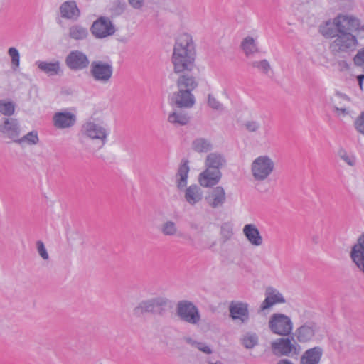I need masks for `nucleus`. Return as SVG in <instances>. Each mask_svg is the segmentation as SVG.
I'll use <instances>...</instances> for the list:
<instances>
[{"label": "nucleus", "mask_w": 364, "mask_h": 364, "mask_svg": "<svg viewBox=\"0 0 364 364\" xmlns=\"http://www.w3.org/2000/svg\"><path fill=\"white\" fill-rule=\"evenodd\" d=\"M196 50L192 38L187 33L176 41L171 61L173 72L178 75L176 80L178 91L172 94L170 103L178 108H191L196 102L192 93L198 85L193 71L196 69Z\"/></svg>", "instance_id": "f257e3e1"}, {"label": "nucleus", "mask_w": 364, "mask_h": 364, "mask_svg": "<svg viewBox=\"0 0 364 364\" xmlns=\"http://www.w3.org/2000/svg\"><path fill=\"white\" fill-rule=\"evenodd\" d=\"M358 40L350 32H339L334 41L330 44L329 49L334 56H344L355 49Z\"/></svg>", "instance_id": "f03ea898"}, {"label": "nucleus", "mask_w": 364, "mask_h": 364, "mask_svg": "<svg viewBox=\"0 0 364 364\" xmlns=\"http://www.w3.org/2000/svg\"><path fill=\"white\" fill-rule=\"evenodd\" d=\"M272 353L278 357L298 355L301 348L291 337V338H279L271 342Z\"/></svg>", "instance_id": "7ed1b4c3"}, {"label": "nucleus", "mask_w": 364, "mask_h": 364, "mask_svg": "<svg viewBox=\"0 0 364 364\" xmlns=\"http://www.w3.org/2000/svg\"><path fill=\"white\" fill-rule=\"evenodd\" d=\"M274 162L268 156H259L252 163L251 171L256 181H264L273 172Z\"/></svg>", "instance_id": "20e7f679"}, {"label": "nucleus", "mask_w": 364, "mask_h": 364, "mask_svg": "<svg viewBox=\"0 0 364 364\" xmlns=\"http://www.w3.org/2000/svg\"><path fill=\"white\" fill-rule=\"evenodd\" d=\"M176 315L181 321L191 325H198L200 321V314L198 307L187 300L178 302Z\"/></svg>", "instance_id": "39448f33"}, {"label": "nucleus", "mask_w": 364, "mask_h": 364, "mask_svg": "<svg viewBox=\"0 0 364 364\" xmlns=\"http://www.w3.org/2000/svg\"><path fill=\"white\" fill-rule=\"evenodd\" d=\"M168 306V300L164 297L153 298L144 301L133 310V314L141 317L146 313L161 314Z\"/></svg>", "instance_id": "423d86ee"}, {"label": "nucleus", "mask_w": 364, "mask_h": 364, "mask_svg": "<svg viewBox=\"0 0 364 364\" xmlns=\"http://www.w3.org/2000/svg\"><path fill=\"white\" fill-rule=\"evenodd\" d=\"M269 327L273 333L287 336L292 331L293 323L288 316L277 313L270 317Z\"/></svg>", "instance_id": "0eeeda50"}, {"label": "nucleus", "mask_w": 364, "mask_h": 364, "mask_svg": "<svg viewBox=\"0 0 364 364\" xmlns=\"http://www.w3.org/2000/svg\"><path fill=\"white\" fill-rule=\"evenodd\" d=\"M90 73L94 80L105 84L112 76L113 66L111 63L94 60L90 64Z\"/></svg>", "instance_id": "6e6552de"}, {"label": "nucleus", "mask_w": 364, "mask_h": 364, "mask_svg": "<svg viewBox=\"0 0 364 364\" xmlns=\"http://www.w3.org/2000/svg\"><path fill=\"white\" fill-rule=\"evenodd\" d=\"M90 31L96 38L102 39L113 35L116 30L109 18L100 16L93 22Z\"/></svg>", "instance_id": "1a4fd4ad"}, {"label": "nucleus", "mask_w": 364, "mask_h": 364, "mask_svg": "<svg viewBox=\"0 0 364 364\" xmlns=\"http://www.w3.org/2000/svg\"><path fill=\"white\" fill-rule=\"evenodd\" d=\"M65 63L70 70L74 71L86 69L90 65L87 55L77 50L70 51L66 56Z\"/></svg>", "instance_id": "9d476101"}, {"label": "nucleus", "mask_w": 364, "mask_h": 364, "mask_svg": "<svg viewBox=\"0 0 364 364\" xmlns=\"http://www.w3.org/2000/svg\"><path fill=\"white\" fill-rule=\"evenodd\" d=\"M82 131L86 136L91 139L99 140L101 144L100 147L103 146L107 142L108 132L100 124H96L93 122H86L82 126Z\"/></svg>", "instance_id": "9b49d317"}, {"label": "nucleus", "mask_w": 364, "mask_h": 364, "mask_svg": "<svg viewBox=\"0 0 364 364\" xmlns=\"http://www.w3.org/2000/svg\"><path fill=\"white\" fill-rule=\"evenodd\" d=\"M318 326L314 322H306L295 331L294 336L298 342L304 343L314 340L316 333L318 331Z\"/></svg>", "instance_id": "f8f14e48"}, {"label": "nucleus", "mask_w": 364, "mask_h": 364, "mask_svg": "<svg viewBox=\"0 0 364 364\" xmlns=\"http://www.w3.org/2000/svg\"><path fill=\"white\" fill-rule=\"evenodd\" d=\"M0 132L5 137L16 143L21 132L18 120L14 118H4L3 122L0 124Z\"/></svg>", "instance_id": "ddd939ff"}, {"label": "nucleus", "mask_w": 364, "mask_h": 364, "mask_svg": "<svg viewBox=\"0 0 364 364\" xmlns=\"http://www.w3.org/2000/svg\"><path fill=\"white\" fill-rule=\"evenodd\" d=\"M221 177L222 173L220 171L206 168L200 173L198 181L200 186L203 187H213L219 183Z\"/></svg>", "instance_id": "4468645a"}, {"label": "nucleus", "mask_w": 364, "mask_h": 364, "mask_svg": "<svg viewBox=\"0 0 364 364\" xmlns=\"http://www.w3.org/2000/svg\"><path fill=\"white\" fill-rule=\"evenodd\" d=\"M339 32H352L359 25V19L348 14H339L336 16Z\"/></svg>", "instance_id": "2eb2a0df"}, {"label": "nucleus", "mask_w": 364, "mask_h": 364, "mask_svg": "<svg viewBox=\"0 0 364 364\" xmlns=\"http://www.w3.org/2000/svg\"><path fill=\"white\" fill-rule=\"evenodd\" d=\"M205 200L208 205L213 208L222 207L226 200V195L224 188L222 186L214 188Z\"/></svg>", "instance_id": "dca6fc26"}, {"label": "nucleus", "mask_w": 364, "mask_h": 364, "mask_svg": "<svg viewBox=\"0 0 364 364\" xmlns=\"http://www.w3.org/2000/svg\"><path fill=\"white\" fill-rule=\"evenodd\" d=\"M61 17L65 19L77 20L80 16V11L75 1L63 2L60 6Z\"/></svg>", "instance_id": "f3484780"}, {"label": "nucleus", "mask_w": 364, "mask_h": 364, "mask_svg": "<svg viewBox=\"0 0 364 364\" xmlns=\"http://www.w3.org/2000/svg\"><path fill=\"white\" fill-rule=\"evenodd\" d=\"M53 124L59 129L68 128L73 126L76 122V117L71 112H57L53 116Z\"/></svg>", "instance_id": "a211bd4d"}, {"label": "nucleus", "mask_w": 364, "mask_h": 364, "mask_svg": "<svg viewBox=\"0 0 364 364\" xmlns=\"http://www.w3.org/2000/svg\"><path fill=\"white\" fill-rule=\"evenodd\" d=\"M323 355V349L319 346L306 350L301 357L300 364H318Z\"/></svg>", "instance_id": "6ab92c4d"}, {"label": "nucleus", "mask_w": 364, "mask_h": 364, "mask_svg": "<svg viewBox=\"0 0 364 364\" xmlns=\"http://www.w3.org/2000/svg\"><path fill=\"white\" fill-rule=\"evenodd\" d=\"M242 231L247 240L252 245L259 246L262 244V237L261 236L259 231L255 225L246 224L244 226Z\"/></svg>", "instance_id": "aec40b11"}, {"label": "nucleus", "mask_w": 364, "mask_h": 364, "mask_svg": "<svg viewBox=\"0 0 364 364\" xmlns=\"http://www.w3.org/2000/svg\"><path fill=\"white\" fill-rule=\"evenodd\" d=\"M230 313L233 319H240L242 323L249 318L247 305L244 303H232L230 306Z\"/></svg>", "instance_id": "412c9836"}, {"label": "nucleus", "mask_w": 364, "mask_h": 364, "mask_svg": "<svg viewBox=\"0 0 364 364\" xmlns=\"http://www.w3.org/2000/svg\"><path fill=\"white\" fill-rule=\"evenodd\" d=\"M226 160L223 155L218 153H210L207 155L205 166V168H209L213 170H219L225 165Z\"/></svg>", "instance_id": "4be33fe9"}, {"label": "nucleus", "mask_w": 364, "mask_h": 364, "mask_svg": "<svg viewBox=\"0 0 364 364\" xmlns=\"http://www.w3.org/2000/svg\"><path fill=\"white\" fill-rule=\"evenodd\" d=\"M184 198L187 203L193 205L202 200L203 191L198 185H191L186 189Z\"/></svg>", "instance_id": "5701e85b"}, {"label": "nucleus", "mask_w": 364, "mask_h": 364, "mask_svg": "<svg viewBox=\"0 0 364 364\" xmlns=\"http://www.w3.org/2000/svg\"><path fill=\"white\" fill-rule=\"evenodd\" d=\"M188 163L189 161L187 159L182 160L178 169L176 183L179 190L183 189L187 186L188 174L190 169Z\"/></svg>", "instance_id": "b1692460"}, {"label": "nucleus", "mask_w": 364, "mask_h": 364, "mask_svg": "<svg viewBox=\"0 0 364 364\" xmlns=\"http://www.w3.org/2000/svg\"><path fill=\"white\" fill-rule=\"evenodd\" d=\"M319 31L325 38H333L339 33L338 27L336 17L331 20L326 21L319 26Z\"/></svg>", "instance_id": "393cba45"}, {"label": "nucleus", "mask_w": 364, "mask_h": 364, "mask_svg": "<svg viewBox=\"0 0 364 364\" xmlns=\"http://www.w3.org/2000/svg\"><path fill=\"white\" fill-rule=\"evenodd\" d=\"M38 68L48 74L49 76L57 75L60 72V64L59 61L48 63L46 61H37Z\"/></svg>", "instance_id": "a878e982"}, {"label": "nucleus", "mask_w": 364, "mask_h": 364, "mask_svg": "<svg viewBox=\"0 0 364 364\" xmlns=\"http://www.w3.org/2000/svg\"><path fill=\"white\" fill-rule=\"evenodd\" d=\"M88 35V30L80 24H75L69 28V36L72 39L76 41L84 40Z\"/></svg>", "instance_id": "bb28decb"}, {"label": "nucleus", "mask_w": 364, "mask_h": 364, "mask_svg": "<svg viewBox=\"0 0 364 364\" xmlns=\"http://www.w3.org/2000/svg\"><path fill=\"white\" fill-rule=\"evenodd\" d=\"M350 258L358 269L364 274V252L361 250V247L359 246V249L352 247Z\"/></svg>", "instance_id": "cd10ccee"}, {"label": "nucleus", "mask_w": 364, "mask_h": 364, "mask_svg": "<svg viewBox=\"0 0 364 364\" xmlns=\"http://www.w3.org/2000/svg\"><path fill=\"white\" fill-rule=\"evenodd\" d=\"M189 117L186 113L174 111L168 117V121L175 125H186L189 122Z\"/></svg>", "instance_id": "c85d7f7f"}, {"label": "nucleus", "mask_w": 364, "mask_h": 364, "mask_svg": "<svg viewBox=\"0 0 364 364\" xmlns=\"http://www.w3.org/2000/svg\"><path fill=\"white\" fill-rule=\"evenodd\" d=\"M210 141L205 138H197L192 142V149L198 153L208 152L212 149Z\"/></svg>", "instance_id": "c756f323"}, {"label": "nucleus", "mask_w": 364, "mask_h": 364, "mask_svg": "<svg viewBox=\"0 0 364 364\" xmlns=\"http://www.w3.org/2000/svg\"><path fill=\"white\" fill-rule=\"evenodd\" d=\"M241 47L247 56L258 52L255 41L250 36H247L242 40Z\"/></svg>", "instance_id": "7c9ffc66"}, {"label": "nucleus", "mask_w": 364, "mask_h": 364, "mask_svg": "<svg viewBox=\"0 0 364 364\" xmlns=\"http://www.w3.org/2000/svg\"><path fill=\"white\" fill-rule=\"evenodd\" d=\"M16 105L12 101L0 100V113L4 116L10 117L15 112Z\"/></svg>", "instance_id": "2f4dec72"}, {"label": "nucleus", "mask_w": 364, "mask_h": 364, "mask_svg": "<svg viewBox=\"0 0 364 364\" xmlns=\"http://www.w3.org/2000/svg\"><path fill=\"white\" fill-rule=\"evenodd\" d=\"M242 344L247 349L253 348L258 344V336L255 333H247L242 339Z\"/></svg>", "instance_id": "473e14b6"}, {"label": "nucleus", "mask_w": 364, "mask_h": 364, "mask_svg": "<svg viewBox=\"0 0 364 364\" xmlns=\"http://www.w3.org/2000/svg\"><path fill=\"white\" fill-rule=\"evenodd\" d=\"M177 230L176 223L171 220L164 223L161 228V231L165 236H173L177 234Z\"/></svg>", "instance_id": "72a5a7b5"}, {"label": "nucleus", "mask_w": 364, "mask_h": 364, "mask_svg": "<svg viewBox=\"0 0 364 364\" xmlns=\"http://www.w3.org/2000/svg\"><path fill=\"white\" fill-rule=\"evenodd\" d=\"M38 142V134L36 131H31L23 136L18 139L16 143L21 144L27 143L28 144H36Z\"/></svg>", "instance_id": "f704fd0d"}, {"label": "nucleus", "mask_w": 364, "mask_h": 364, "mask_svg": "<svg viewBox=\"0 0 364 364\" xmlns=\"http://www.w3.org/2000/svg\"><path fill=\"white\" fill-rule=\"evenodd\" d=\"M186 342L191 346L196 347L200 351L205 354L210 355L213 353L212 349L205 343L198 342L196 341L193 340L191 338H187Z\"/></svg>", "instance_id": "c9c22d12"}, {"label": "nucleus", "mask_w": 364, "mask_h": 364, "mask_svg": "<svg viewBox=\"0 0 364 364\" xmlns=\"http://www.w3.org/2000/svg\"><path fill=\"white\" fill-rule=\"evenodd\" d=\"M285 302L284 297H266L265 300L263 301L262 304V309H267L270 308L275 304L284 303Z\"/></svg>", "instance_id": "e433bc0d"}, {"label": "nucleus", "mask_w": 364, "mask_h": 364, "mask_svg": "<svg viewBox=\"0 0 364 364\" xmlns=\"http://www.w3.org/2000/svg\"><path fill=\"white\" fill-rule=\"evenodd\" d=\"M125 9V2L117 0L113 2L112 7L110 8V10L112 14L115 16H119L124 11Z\"/></svg>", "instance_id": "4c0bfd02"}, {"label": "nucleus", "mask_w": 364, "mask_h": 364, "mask_svg": "<svg viewBox=\"0 0 364 364\" xmlns=\"http://www.w3.org/2000/svg\"><path fill=\"white\" fill-rule=\"evenodd\" d=\"M220 234L225 239V241L230 239L233 234L232 224L230 223H223L220 228Z\"/></svg>", "instance_id": "58836bf2"}, {"label": "nucleus", "mask_w": 364, "mask_h": 364, "mask_svg": "<svg viewBox=\"0 0 364 364\" xmlns=\"http://www.w3.org/2000/svg\"><path fill=\"white\" fill-rule=\"evenodd\" d=\"M8 53L11 58L13 65L18 68L20 64V55L18 50L16 48L11 47L9 49Z\"/></svg>", "instance_id": "ea45409f"}, {"label": "nucleus", "mask_w": 364, "mask_h": 364, "mask_svg": "<svg viewBox=\"0 0 364 364\" xmlns=\"http://www.w3.org/2000/svg\"><path fill=\"white\" fill-rule=\"evenodd\" d=\"M252 66L261 70L264 73H267L270 70V65L267 60L260 61H254L251 63Z\"/></svg>", "instance_id": "a19ab883"}, {"label": "nucleus", "mask_w": 364, "mask_h": 364, "mask_svg": "<svg viewBox=\"0 0 364 364\" xmlns=\"http://www.w3.org/2000/svg\"><path fill=\"white\" fill-rule=\"evenodd\" d=\"M338 155L340 158L349 166H353L355 164V157L353 155L348 154L345 150H340Z\"/></svg>", "instance_id": "79ce46f5"}, {"label": "nucleus", "mask_w": 364, "mask_h": 364, "mask_svg": "<svg viewBox=\"0 0 364 364\" xmlns=\"http://www.w3.org/2000/svg\"><path fill=\"white\" fill-rule=\"evenodd\" d=\"M355 129L364 135V111L357 117L354 123Z\"/></svg>", "instance_id": "37998d69"}, {"label": "nucleus", "mask_w": 364, "mask_h": 364, "mask_svg": "<svg viewBox=\"0 0 364 364\" xmlns=\"http://www.w3.org/2000/svg\"><path fill=\"white\" fill-rule=\"evenodd\" d=\"M36 247L40 256L45 260L48 259L49 255L44 245V243L41 240H38L36 242Z\"/></svg>", "instance_id": "c03bdc74"}, {"label": "nucleus", "mask_w": 364, "mask_h": 364, "mask_svg": "<svg viewBox=\"0 0 364 364\" xmlns=\"http://www.w3.org/2000/svg\"><path fill=\"white\" fill-rule=\"evenodd\" d=\"M208 104L213 109L220 110L223 109L222 104L210 94L208 95Z\"/></svg>", "instance_id": "a18cd8bd"}, {"label": "nucleus", "mask_w": 364, "mask_h": 364, "mask_svg": "<svg viewBox=\"0 0 364 364\" xmlns=\"http://www.w3.org/2000/svg\"><path fill=\"white\" fill-rule=\"evenodd\" d=\"M353 61L358 66H364V48L358 51L353 58Z\"/></svg>", "instance_id": "49530a36"}, {"label": "nucleus", "mask_w": 364, "mask_h": 364, "mask_svg": "<svg viewBox=\"0 0 364 364\" xmlns=\"http://www.w3.org/2000/svg\"><path fill=\"white\" fill-rule=\"evenodd\" d=\"M245 126L246 129L251 132L257 131L260 127L259 124L256 121H247L245 122Z\"/></svg>", "instance_id": "de8ad7c7"}, {"label": "nucleus", "mask_w": 364, "mask_h": 364, "mask_svg": "<svg viewBox=\"0 0 364 364\" xmlns=\"http://www.w3.org/2000/svg\"><path fill=\"white\" fill-rule=\"evenodd\" d=\"M129 5L135 9H141L144 5L145 0H127Z\"/></svg>", "instance_id": "09e8293b"}, {"label": "nucleus", "mask_w": 364, "mask_h": 364, "mask_svg": "<svg viewBox=\"0 0 364 364\" xmlns=\"http://www.w3.org/2000/svg\"><path fill=\"white\" fill-rule=\"evenodd\" d=\"M265 296H282L276 289L268 287L266 289Z\"/></svg>", "instance_id": "8fccbe9b"}, {"label": "nucleus", "mask_w": 364, "mask_h": 364, "mask_svg": "<svg viewBox=\"0 0 364 364\" xmlns=\"http://www.w3.org/2000/svg\"><path fill=\"white\" fill-rule=\"evenodd\" d=\"M331 103L333 105L335 112L338 114L341 113L343 115L348 114V111L346 107H338L335 103L333 100H331Z\"/></svg>", "instance_id": "3c124183"}, {"label": "nucleus", "mask_w": 364, "mask_h": 364, "mask_svg": "<svg viewBox=\"0 0 364 364\" xmlns=\"http://www.w3.org/2000/svg\"><path fill=\"white\" fill-rule=\"evenodd\" d=\"M338 68L340 71L347 70L349 69V65L344 60H339L338 62Z\"/></svg>", "instance_id": "603ef678"}, {"label": "nucleus", "mask_w": 364, "mask_h": 364, "mask_svg": "<svg viewBox=\"0 0 364 364\" xmlns=\"http://www.w3.org/2000/svg\"><path fill=\"white\" fill-rule=\"evenodd\" d=\"M354 31H357L358 35L360 38H364V25H361L360 21L359 25L355 26Z\"/></svg>", "instance_id": "864d4df0"}, {"label": "nucleus", "mask_w": 364, "mask_h": 364, "mask_svg": "<svg viewBox=\"0 0 364 364\" xmlns=\"http://www.w3.org/2000/svg\"><path fill=\"white\" fill-rule=\"evenodd\" d=\"M335 95L336 97H338V98L343 99V100H346L348 102L350 101V98L348 97V95H346V94L341 93V92H340L338 91L336 92Z\"/></svg>", "instance_id": "5fc2aeb1"}, {"label": "nucleus", "mask_w": 364, "mask_h": 364, "mask_svg": "<svg viewBox=\"0 0 364 364\" xmlns=\"http://www.w3.org/2000/svg\"><path fill=\"white\" fill-rule=\"evenodd\" d=\"M357 80L359 84V86L361 89H363V83L364 80V74L360 75L357 77Z\"/></svg>", "instance_id": "6e6d98bb"}, {"label": "nucleus", "mask_w": 364, "mask_h": 364, "mask_svg": "<svg viewBox=\"0 0 364 364\" xmlns=\"http://www.w3.org/2000/svg\"><path fill=\"white\" fill-rule=\"evenodd\" d=\"M277 364H294L291 360L289 359H282L280 360Z\"/></svg>", "instance_id": "4d7b16f0"}, {"label": "nucleus", "mask_w": 364, "mask_h": 364, "mask_svg": "<svg viewBox=\"0 0 364 364\" xmlns=\"http://www.w3.org/2000/svg\"><path fill=\"white\" fill-rule=\"evenodd\" d=\"M311 240L314 243L318 244L319 242V237L318 235H314Z\"/></svg>", "instance_id": "13d9d810"}, {"label": "nucleus", "mask_w": 364, "mask_h": 364, "mask_svg": "<svg viewBox=\"0 0 364 364\" xmlns=\"http://www.w3.org/2000/svg\"><path fill=\"white\" fill-rule=\"evenodd\" d=\"M190 228L193 230H197L198 228V225L195 223H191Z\"/></svg>", "instance_id": "bf43d9fd"}, {"label": "nucleus", "mask_w": 364, "mask_h": 364, "mask_svg": "<svg viewBox=\"0 0 364 364\" xmlns=\"http://www.w3.org/2000/svg\"><path fill=\"white\" fill-rule=\"evenodd\" d=\"M210 364H223L220 362H216L215 363H210Z\"/></svg>", "instance_id": "052dcab7"}]
</instances>
